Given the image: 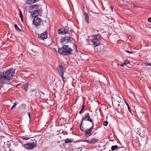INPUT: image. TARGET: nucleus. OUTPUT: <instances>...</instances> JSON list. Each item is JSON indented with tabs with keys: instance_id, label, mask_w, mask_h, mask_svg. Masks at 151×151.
<instances>
[{
	"instance_id": "nucleus-41",
	"label": "nucleus",
	"mask_w": 151,
	"mask_h": 151,
	"mask_svg": "<svg viewBox=\"0 0 151 151\" xmlns=\"http://www.w3.org/2000/svg\"><path fill=\"white\" fill-rule=\"evenodd\" d=\"M110 9L111 10V11L112 12L113 11V8H112V7H111L110 8Z\"/></svg>"
},
{
	"instance_id": "nucleus-6",
	"label": "nucleus",
	"mask_w": 151,
	"mask_h": 151,
	"mask_svg": "<svg viewBox=\"0 0 151 151\" xmlns=\"http://www.w3.org/2000/svg\"><path fill=\"white\" fill-rule=\"evenodd\" d=\"M8 80L6 78L5 76L4 75V73H0V83H6L7 82L6 81H8Z\"/></svg>"
},
{
	"instance_id": "nucleus-34",
	"label": "nucleus",
	"mask_w": 151,
	"mask_h": 151,
	"mask_svg": "<svg viewBox=\"0 0 151 151\" xmlns=\"http://www.w3.org/2000/svg\"><path fill=\"white\" fill-rule=\"evenodd\" d=\"M148 21L149 22L151 23V17H150L148 18Z\"/></svg>"
},
{
	"instance_id": "nucleus-31",
	"label": "nucleus",
	"mask_w": 151,
	"mask_h": 151,
	"mask_svg": "<svg viewBox=\"0 0 151 151\" xmlns=\"http://www.w3.org/2000/svg\"><path fill=\"white\" fill-rule=\"evenodd\" d=\"M29 138L28 137H24L22 138V139L24 140H27L29 139Z\"/></svg>"
},
{
	"instance_id": "nucleus-46",
	"label": "nucleus",
	"mask_w": 151,
	"mask_h": 151,
	"mask_svg": "<svg viewBox=\"0 0 151 151\" xmlns=\"http://www.w3.org/2000/svg\"><path fill=\"white\" fill-rule=\"evenodd\" d=\"M70 31H71V32H73V30H70Z\"/></svg>"
},
{
	"instance_id": "nucleus-4",
	"label": "nucleus",
	"mask_w": 151,
	"mask_h": 151,
	"mask_svg": "<svg viewBox=\"0 0 151 151\" xmlns=\"http://www.w3.org/2000/svg\"><path fill=\"white\" fill-rule=\"evenodd\" d=\"M41 16V14L40 15H34L32 16V17H34L32 23L35 25L36 27H37L38 26H39L40 25L41 19L40 18L38 17L37 16Z\"/></svg>"
},
{
	"instance_id": "nucleus-5",
	"label": "nucleus",
	"mask_w": 151,
	"mask_h": 151,
	"mask_svg": "<svg viewBox=\"0 0 151 151\" xmlns=\"http://www.w3.org/2000/svg\"><path fill=\"white\" fill-rule=\"evenodd\" d=\"M37 145L36 142H32V143H27L24 145V147L27 149L30 150H33Z\"/></svg>"
},
{
	"instance_id": "nucleus-18",
	"label": "nucleus",
	"mask_w": 151,
	"mask_h": 151,
	"mask_svg": "<svg viewBox=\"0 0 151 151\" xmlns=\"http://www.w3.org/2000/svg\"><path fill=\"white\" fill-rule=\"evenodd\" d=\"M29 83H26L25 84L24 86V89L26 91H27L28 89V87L29 86Z\"/></svg>"
},
{
	"instance_id": "nucleus-48",
	"label": "nucleus",
	"mask_w": 151,
	"mask_h": 151,
	"mask_svg": "<svg viewBox=\"0 0 151 151\" xmlns=\"http://www.w3.org/2000/svg\"><path fill=\"white\" fill-rule=\"evenodd\" d=\"M60 131H59V132H60ZM59 133H60V132H58V134H58Z\"/></svg>"
},
{
	"instance_id": "nucleus-28",
	"label": "nucleus",
	"mask_w": 151,
	"mask_h": 151,
	"mask_svg": "<svg viewBox=\"0 0 151 151\" xmlns=\"http://www.w3.org/2000/svg\"><path fill=\"white\" fill-rule=\"evenodd\" d=\"M145 65L146 66H147L149 65L151 66V63H145Z\"/></svg>"
},
{
	"instance_id": "nucleus-36",
	"label": "nucleus",
	"mask_w": 151,
	"mask_h": 151,
	"mask_svg": "<svg viewBox=\"0 0 151 151\" xmlns=\"http://www.w3.org/2000/svg\"><path fill=\"white\" fill-rule=\"evenodd\" d=\"M28 115L29 118V119H30V112H29L28 113Z\"/></svg>"
},
{
	"instance_id": "nucleus-12",
	"label": "nucleus",
	"mask_w": 151,
	"mask_h": 151,
	"mask_svg": "<svg viewBox=\"0 0 151 151\" xmlns=\"http://www.w3.org/2000/svg\"><path fill=\"white\" fill-rule=\"evenodd\" d=\"M92 42L93 43L95 47H96L100 44V41L98 39H93L91 40Z\"/></svg>"
},
{
	"instance_id": "nucleus-20",
	"label": "nucleus",
	"mask_w": 151,
	"mask_h": 151,
	"mask_svg": "<svg viewBox=\"0 0 151 151\" xmlns=\"http://www.w3.org/2000/svg\"><path fill=\"white\" fill-rule=\"evenodd\" d=\"M118 148V146L117 145L112 146L111 147V150L112 151Z\"/></svg>"
},
{
	"instance_id": "nucleus-45",
	"label": "nucleus",
	"mask_w": 151,
	"mask_h": 151,
	"mask_svg": "<svg viewBox=\"0 0 151 151\" xmlns=\"http://www.w3.org/2000/svg\"><path fill=\"white\" fill-rule=\"evenodd\" d=\"M41 93H42V94H43L44 95V93H43V92H41Z\"/></svg>"
},
{
	"instance_id": "nucleus-39",
	"label": "nucleus",
	"mask_w": 151,
	"mask_h": 151,
	"mask_svg": "<svg viewBox=\"0 0 151 151\" xmlns=\"http://www.w3.org/2000/svg\"><path fill=\"white\" fill-rule=\"evenodd\" d=\"M91 123H92V127H93V126L94 124V123L93 122V121L92 120V122H91Z\"/></svg>"
},
{
	"instance_id": "nucleus-40",
	"label": "nucleus",
	"mask_w": 151,
	"mask_h": 151,
	"mask_svg": "<svg viewBox=\"0 0 151 151\" xmlns=\"http://www.w3.org/2000/svg\"><path fill=\"white\" fill-rule=\"evenodd\" d=\"M38 0H33L34 1V3L36 2V1H37Z\"/></svg>"
},
{
	"instance_id": "nucleus-44",
	"label": "nucleus",
	"mask_w": 151,
	"mask_h": 151,
	"mask_svg": "<svg viewBox=\"0 0 151 151\" xmlns=\"http://www.w3.org/2000/svg\"><path fill=\"white\" fill-rule=\"evenodd\" d=\"M137 7V6H134V7H134V8H135Z\"/></svg>"
},
{
	"instance_id": "nucleus-19",
	"label": "nucleus",
	"mask_w": 151,
	"mask_h": 151,
	"mask_svg": "<svg viewBox=\"0 0 151 151\" xmlns=\"http://www.w3.org/2000/svg\"><path fill=\"white\" fill-rule=\"evenodd\" d=\"M27 4H32L35 3L33 0H27Z\"/></svg>"
},
{
	"instance_id": "nucleus-16",
	"label": "nucleus",
	"mask_w": 151,
	"mask_h": 151,
	"mask_svg": "<svg viewBox=\"0 0 151 151\" xmlns=\"http://www.w3.org/2000/svg\"><path fill=\"white\" fill-rule=\"evenodd\" d=\"M98 141V139L93 138L90 140V143L93 144L97 142Z\"/></svg>"
},
{
	"instance_id": "nucleus-11",
	"label": "nucleus",
	"mask_w": 151,
	"mask_h": 151,
	"mask_svg": "<svg viewBox=\"0 0 151 151\" xmlns=\"http://www.w3.org/2000/svg\"><path fill=\"white\" fill-rule=\"evenodd\" d=\"M93 129V127H92L90 129H86L84 131L86 137H88L91 136V132Z\"/></svg>"
},
{
	"instance_id": "nucleus-25",
	"label": "nucleus",
	"mask_w": 151,
	"mask_h": 151,
	"mask_svg": "<svg viewBox=\"0 0 151 151\" xmlns=\"http://www.w3.org/2000/svg\"><path fill=\"white\" fill-rule=\"evenodd\" d=\"M85 108V105L84 104H83L82 106V109L80 111V114H81L82 113V111L83 110V109H84Z\"/></svg>"
},
{
	"instance_id": "nucleus-43",
	"label": "nucleus",
	"mask_w": 151,
	"mask_h": 151,
	"mask_svg": "<svg viewBox=\"0 0 151 151\" xmlns=\"http://www.w3.org/2000/svg\"><path fill=\"white\" fill-rule=\"evenodd\" d=\"M20 83H19V84H18L17 85V86H20Z\"/></svg>"
},
{
	"instance_id": "nucleus-38",
	"label": "nucleus",
	"mask_w": 151,
	"mask_h": 151,
	"mask_svg": "<svg viewBox=\"0 0 151 151\" xmlns=\"http://www.w3.org/2000/svg\"><path fill=\"white\" fill-rule=\"evenodd\" d=\"M21 106H23L24 107H25L26 106V105L25 104H22L21 105Z\"/></svg>"
},
{
	"instance_id": "nucleus-21",
	"label": "nucleus",
	"mask_w": 151,
	"mask_h": 151,
	"mask_svg": "<svg viewBox=\"0 0 151 151\" xmlns=\"http://www.w3.org/2000/svg\"><path fill=\"white\" fill-rule=\"evenodd\" d=\"M18 104V102L16 101L13 104V105L11 107V110L14 109L16 107V105Z\"/></svg>"
},
{
	"instance_id": "nucleus-42",
	"label": "nucleus",
	"mask_w": 151,
	"mask_h": 151,
	"mask_svg": "<svg viewBox=\"0 0 151 151\" xmlns=\"http://www.w3.org/2000/svg\"><path fill=\"white\" fill-rule=\"evenodd\" d=\"M21 18V20H22V22H23V17H22V18Z\"/></svg>"
},
{
	"instance_id": "nucleus-8",
	"label": "nucleus",
	"mask_w": 151,
	"mask_h": 151,
	"mask_svg": "<svg viewBox=\"0 0 151 151\" xmlns=\"http://www.w3.org/2000/svg\"><path fill=\"white\" fill-rule=\"evenodd\" d=\"M8 84L4 83L0 86V89L2 93H5L6 91H7L9 89L8 88Z\"/></svg>"
},
{
	"instance_id": "nucleus-15",
	"label": "nucleus",
	"mask_w": 151,
	"mask_h": 151,
	"mask_svg": "<svg viewBox=\"0 0 151 151\" xmlns=\"http://www.w3.org/2000/svg\"><path fill=\"white\" fill-rule=\"evenodd\" d=\"M84 16L85 17V19L86 22L88 23H89V17L88 14L86 12H85L84 13Z\"/></svg>"
},
{
	"instance_id": "nucleus-10",
	"label": "nucleus",
	"mask_w": 151,
	"mask_h": 151,
	"mask_svg": "<svg viewBox=\"0 0 151 151\" xmlns=\"http://www.w3.org/2000/svg\"><path fill=\"white\" fill-rule=\"evenodd\" d=\"M47 37V31H45L43 33L39 35L38 36V38H40L42 40H44L46 39Z\"/></svg>"
},
{
	"instance_id": "nucleus-23",
	"label": "nucleus",
	"mask_w": 151,
	"mask_h": 151,
	"mask_svg": "<svg viewBox=\"0 0 151 151\" xmlns=\"http://www.w3.org/2000/svg\"><path fill=\"white\" fill-rule=\"evenodd\" d=\"M101 38L100 37L99 35H97L95 36L94 39H98V40H100L101 39Z\"/></svg>"
},
{
	"instance_id": "nucleus-2",
	"label": "nucleus",
	"mask_w": 151,
	"mask_h": 151,
	"mask_svg": "<svg viewBox=\"0 0 151 151\" xmlns=\"http://www.w3.org/2000/svg\"><path fill=\"white\" fill-rule=\"evenodd\" d=\"M31 10L33 11L32 16L34 15H40L42 13V9L41 8L39 9L38 6L34 5L31 6L30 7Z\"/></svg>"
},
{
	"instance_id": "nucleus-3",
	"label": "nucleus",
	"mask_w": 151,
	"mask_h": 151,
	"mask_svg": "<svg viewBox=\"0 0 151 151\" xmlns=\"http://www.w3.org/2000/svg\"><path fill=\"white\" fill-rule=\"evenodd\" d=\"M15 70L12 69H9L5 72H4L8 80L12 79L14 74Z\"/></svg>"
},
{
	"instance_id": "nucleus-17",
	"label": "nucleus",
	"mask_w": 151,
	"mask_h": 151,
	"mask_svg": "<svg viewBox=\"0 0 151 151\" xmlns=\"http://www.w3.org/2000/svg\"><path fill=\"white\" fill-rule=\"evenodd\" d=\"M73 140V139L67 138L65 139V143H68L69 142H72Z\"/></svg>"
},
{
	"instance_id": "nucleus-7",
	"label": "nucleus",
	"mask_w": 151,
	"mask_h": 151,
	"mask_svg": "<svg viewBox=\"0 0 151 151\" xmlns=\"http://www.w3.org/2000/svg\"><path fill=\"white\" fill-rule=\"evenodd\" d=\"M70 40V37L67 36L66 37H62L60 40L61 43L62 45H65L69 42Z\"/></svg>"
},
{
	"instance_id": "nucleus-47",
	"label": "nucleus",
	"mask_w": 151,
	"mask_h": 151,
	"mask_svg": "<svg viewBox=\"0 0 151 151\" xmlns=\"http://www.w3.org/2000/svg\"><path fill=\"white\" fill-rule=\"evenodd\" d=\"M32 91V92H34V91L33 90H32V91Z\"/></svg>"
},
{
	"instance_id": "nucleus-22",
	"label": "nucleus",
	"mask_w": 151,
	"mask_h": 151,
	"mask_svg": "<svg viewBox=\"0 0 151 151\" xmlns=\"http://www.w3.org/2000/svg\"><path fill=\"white\" fill-rule=\"evenodd\" d=\"M83 122H82L80 126V128L81 130L83 132L84 131L85 129L83 127H81V125L83 124Z\"/></svg>"
},
{
	"instance_id": "nucleus-29",
	"label": "nucleus",
	"mask_w": 151,
	"mask_h": 151,
	"mask_svg": "<svg viewBox=\"0 0 151 151\" xmlns=\"http://www.w3.org/2000/svg\"><path fill=\"white\" fill-rule=\"evenodd\" d=\"M126 104L127 105V107H128V109L129 111L131 113V110H130V108L129 106V105H128V104H127V103Z\"/></svg>"
},
{
	"instance_id": "nucleus-33",
	"label": "nucleus",
	"mask_w": 151,
	"mask_h": 151,
	"mask_svg": "<svg viewBox=\"0 0 151 151\" xmlns=\"http://www.w3.org/2000/svg\"><path fill=\"white\" fill-rule=\"evenodd\" d=\"M84 142H89L90 143V140L87 139H85L83 141Z\"/></svg>"
},
{
	"instance_id": "nucleus-27",
	"label": "nucleus",
	"mask_w": 151,
	"mask_h": 151,
	"mask_svg": "<svg viewBox=\"0 0 151 151\" xmlns=\"http://www.w3.org/2000/svg\"><path fill=\"white\" fill-rule=\"evenodd\" d=\"M108 122L107 121H105L103 123V125L105 126H106L108 125Z\"/></svg>"
},
{
	"instance_id": "nucleus-32",
	"label": "nucleus",
	"mask_w": 151,
	"mask_h": 151,
	"mask_svg": "<svg viewBox=\"0 0 151 151\" xmlns=\"http://www.w3.org/2000/svg\"><path fill=\"white\" fill-rule=\"evenodd\" d=\"M61 76L62 77V80H63V82H65V80H64V78L63 77V76Z\"/></svg>"
},
{
	"instance_id": "nucleus-1",
	"label": "nucleus",
	"mask_w": 151,
	"mask_h": 151,
	"mask_svg": "<svg viewBox=\"0 0 151 151\" xmlns=\"http://www.w3.org/2000/svg\"><path fill=\"white\" fill-rule=\"evenodd\" d=\"M72 50V49L69 48L68 45H63L62 48L58 49L59 53L64 55H68L71 54Z\"/></svg>"
},
{
	"instance_id": "nucleus-13",
	"label": "nucleus",
	"mask_w": 151,
	"mask_h": 151,
	"mask_svg": "<svg viewBox=\"0 0 151 151\" xmlns=\"http://www.w3.org/2000/svg\"><path fill=\"white\" fill-rule=\"evenodd\" d=\"M58 34H61L62 35H63V34H65L67 33L68 31L66 29H64V28H62L61 29H58Z\"/></svg>"
},
{
	"instance_id": "nucleus-26",
	"label": "nucleus",
	"mask_w": 151,
	"mask_h": 151,
	"mask_svg": "<svg viewBox=\"0 0 151 151\" xmlns=\"http://www.w3.org/2000/svg\"><path fill=\"white\" fill-rule=\"evenodd\" d=\"M124 64H125V65L129 63V60H125L124 62Z\"/></svg>"
},
{
	"instance_id": "nucleus-35",
	"label": "nucleus",
	"mask_w": 151,
	"mask_h": 151,
	"mask_svg": "<svg viewBox=\"0 0 151 151\" xmlns=\"http://www.w3.org/2000/svg\"><path fill=\"white\" fill-rule=\"evenodd\" d=\"M125 51L126 52H128V53H130V54H132L133 53V52H132L129 51H127V50H126Z\"/></svg>"
},
{
	"instance_id": "nucleus-24",
	"label": "nucleus",
	"mask_w": 151,
	"mask_h": 151,
	"mask_svg": "<svg viewBox=\"0 0 151 151\" xmlns=\"http://www.w3.org/2000/svg\"><path fill=\"white\" fill-rule=\"evenodd\" d=\"M14 26L16 30H17V31H18L19 32L21 31V30L17 27V25L15 24Z\"/></svg>"
},
{
	"instance_id": "nucleus-14",
	"label": "nucleus",
	"mask_w": 151,
	"mask_h": 151,
	"mask_svg": "<svg viewBox=\"0 0 151 151\" xmlns=\"http://www.w3.org/2000/svg\"><path fill=\"white\" fill-rule=\"evenodd\" d=\"M58 70L60 75L61 76H63V66L62 65H60L59 67L58 68Z\"/></svg>"
},
{
	"instance_id": "nucleus-37",
	"label": "nucleus",
	"mask_w": 151,
	"mask_h": 151,
	"mask_svg": "<svg viewBox=\"0 0 151 151\" xmlns=\"http://www.w3.org/2000/svg\"><path fill=\"white\" fill-rule=\"evenodd\" d=\"M120 66L123 67L124 66V65H125V64H124V63H123L120 64Z\"/></svg>"
},
{
	"instance_id": "nucleus-9",
	"label": "nucleus",
	"mask_w": 151,
	"mask_h": 151,
	"mask_svg": "<svg viewBox=\"0 0 151 151\" xmlns=\"http://www.w3.org/2000/svg\"><path fill=\"white\" fill-rule=\"evenodd\" d=\"M83 120L88 121L90 122H92V120L90 118V117L89 116V113H86L85 114V117L82 119V122H83Z\"/></svg>"
},
{
	"instance_id": "nucleus-30",
	"label": "nucleus",
	"mask_w": 151,
	"mask_h": 151,
	"mask_svg": "<svg viewBox=\"0 0 151 151\" xmlns=\"http://www.w3.org/2000/svg\"><path fill=\"white\" fill-rule=\"evenodd\" d=\"M19 13H20V18H22V17H23L22 14V13L19 10Z\"/></svg>"
}]
</instances>
